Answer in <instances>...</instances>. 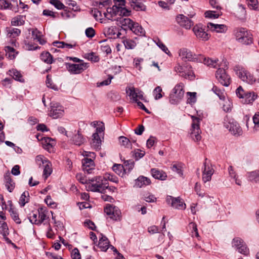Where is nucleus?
I'll use <instances>...</instances> for the list:
<instances>
[{
  "instance_id": "obj_46",
  "label": "nucleus",
  "mask_w": 259,
  "mask_h": 259,
  "mask_svg": "<svg viewBox=\"0 0 259 259\" xmlns=\"http://www.w3.org/2000/svg\"><path fill=\"white\" fill-rule=\"evenodd\" d=\"M29 200V194L28 191L24 192L19 199V204L21 206H24Z\"/></svg>"
},
{
  "instance_id": "obj_30",
  "label": "nucleus",
  "mask_w": 259,
  "mask_h": 259,
  "mask_svg": "<svg viewBox=\"0 0 259 259\" xmlns=\"http://www.w3.org/2000/svg\"><path fill=\"white\" fill-rule=\"evenodd\" d=\"M257 98V95L254 92H246L241 102L244 104L252 103Z\"/></svg>"
},
{
  "instance_id": "obj_22",
  "label": "nucleus",
  "mask_w": 259,
  "mask_h": 259,
  "mask_svg": "<svg viewBox=\"0 0 259 259\" xmlns=\"http://www.w3.org/2000/svg\"><path fill=\"white\" fill-rule=\"evenodd\" d=\"M104 34L105 36L110 38H119L121 35V33L117 31V28L115 26H110L105 27L103 30Z\"/></svg>"
},
{
  "instance_id": "obj_9",
  "label": "nucleus",
  "mask_w": 259,
  "mask_h": 259,
  "mask_svg": "<svg viewBox=\"0 0 259 259\" xmlns=\"http://www.w3.org/2000/svg\"><path fill=\"white\" fill-rule=\"evenodd\" d=\"M116 7L107 8L106 12L98 11L95 16L97 17L99 15L102 17V14H103L104 17L107 19L117 21V17H119V13L116 11Z\"/></svg>"
},
{
  "instance_id": "obj_51",
  "label": "nucleus",
  "mask_w": 259,
  "mask_h": 259,
  "mask_svg": "<svg viewBox=\"0 0 259 259\" xmlns=\"http://www.w3.org/2000/svg\"><path fill=\"white\" fill-rule=\"evenodd\" d=\"M212 91L216 94L220 98V100H224L225 99V95L224 90H221L216 86H213Z\"/></svg>"
},
{
  "instance_id": "obj_45",
  "label": "nucleus",
  "mask_w": 259,
  "mask_h": 259,
  "mask_svg": "<svg viewBox=\"0 0 259 259\" xmlns=\"http://www.w3.org/2000/svg\"><path fill=\"white\" fill-rule=\"evenodd\" d=\"M125 48L126 49H134L137 46V43L133 39L124 38L122 40Z\"/></svg>"
},
{
  "instance_id": "obj_35",
  "label": "nucleus",
  "mask_w": 259,
  "mask_h": 259,
  "mask_svg": "<svg viewBox=\"0 0 259 259\" xmlns=\"http://www.w3.org/2000/svg\"><path fill=\"white\" fill-rule=\"evenodd\" d=\"M44 166L43 177L47 179L52 172V163L49 160L42 165Z\"/></svg>"
},
{
  "instance_id": "obj_29",
  "label": "nucleus",
  "mask_w": 259,
  "mask_h": 259,
  "mask_svg": "<svg viewBox=\"0 0 259 259\" xmlns=\"http://www.w3.org/2000/svg\"><path fill=\"white\" fill-rule=\"evenodd\" d=\"M151 173L153 178L156 179L163 181L166 180L167 175L166 173L162 170H158L157 168H152Z\"/></svg>"
},
{
  "instance_id": "obj_19",
  "label": "nucleus",
  "mask_w": 259,
  "mask_h": 259,
  "mask_svg": "<svg viewBox=\"0 0 259 259\" xmlns=\"http://www.w3.org/2000/svg\"><path fill=\"white\" fill-rule=\"evenodd\" d=\"M176 20L177 22L182 27L189 29L193 25V21L183 14L178 15Z\"/></svg>"
},
{
  "instance_id": "obj_20",
  "label": "nucleus",
  "mask_w": 259,
  "mask_h": 259,
  "mask_svg": "<svg viewBox=\"0 0 259 259\" xmlns=\"http://www.w3.org/2000/svg\"><path fill=\"white\" fill-rule=\"evenodd\" d=\"M125 16H121L117 17V24L125 30L130 29L134 23L131 19L124 17Z\"/></svg>"
},
{
  "instance_id": "obj_33",
  "label": "nucleus",
  "mask_w": 259,
  "mask_h": 259,
  "mask_svg": "<svg viewBox=\"0 0 259 259\" xmlns=\"http://www.w3.org/2000/svg\"><path fill=\"white\" fill-rule=\"evenodd\" d=\"M25 16L17 15L12 19L11 25L15 26L23 25L25 23Z\"/></svg>"
},
{
  "instance_id": "obj_18",
  "label": "nucleus",
  "mask_w": 259,
  "mask_h": 259,
  "mask_svg": "<svg viewBox=\"0 0 259 259\" xmlns=\"http://www.w3.org/2000/svg\"><path fill=\"white\" fill-rule=\"evenodd\" d=\"M193 31L197 38L203 41H207L209 38L210 35L205 31V29L200 25H195Z\"/></svg>"
},
{
  "instance_id": "obj_28",
  "label": "nucleus",
  "mask_w": 259,
  "mask_h": 259,
  "mask_svg": "<svg viewBox=\"0 0 259 259\" xmlns=\"http://www.w3.org/2000/svg\"><path fill=\"white\" fill-rule=\"evenodd\" d=\"M101 136L97 135V133H94L92 135V139L91 142V145L92 148L96 150H99L101 148L102 141Z\"/></svg>"
},
{
  "instance_id": "obj_27",
  "label": "nucleus",
  "mask_w": 259,
  "mask_h": 259,
  "mask_svg": "<svg viewBox=\"0 0 259 259\" xmlns=\"http://www.w3.org/2000/svg\"><path fill=\"white\" fill-rule=\"evenodd\" d=\"M55 144V141L49 137H44L42 139V145L43 148L49 152L53 151V147Z\"/></svg>"
},
{
  "instance_id": "obj_5",
  "label": "nucleus",
  "mask_w": 259,
  "mask_h": 259,
  "mask_svg": "<svg viewBox=\"0 0 259 259\" xmlns=\"http://www.w3.org/2000/svg\"><path fill=\"white\" fill-rule=\"evenodd\" d=\"M184 94V84L182 83L177 84L169 95L170 103L172 104L178 103L183 98Z\"/></svg>"
},
{
  "instance_id": "obj_12",
  "label": "nucleus",
  "mask_w": 259,
  "mask_h": 259,
  "mask_svg": "<svg viewBox=\"0 0 259 259\" xmlns=\"http://www.w3.org/2000/svg\"><path fill=\"white\" fill-rule=\"evenodd\" d=\"M126 93L133 102H137L139 99L144 100V93L137 88L128 87L126 89Z\"/></svg>"
},
{
  "instance_id": "obj_7",
  "label": "nucleus",
  "mask_w": 259,
  "mask_h": 259,
  "mask_svg": "<svg viewBox=\"0 0 259 259\" xmlns=\"http://www.w3.org/2000/svg\"><path fill=\"white\" fill-rule=\"evenodd\" d=\"M192 123L191 126V132L190 133L191 137L196 142L199 141L201 139L200 135L201 131L200 129V119L196 117L192 116Z\"/></svg>"
},
{
  "instance_id": "obj_47",
  "label": "nucleus",
  "mask_w": 259,
  "mask_h": 259,
  "mask_svg": "<svg viewBox=\"0 0 259 259\" xmlns=\"http://www.w3.org/2000/svg\"><path fill=\"white\" fill-rule=\"evenodd\" d=\"M119 141L121 146L127 148H132V142L126 137L124 136L119 137Z\"/></svg>"
},
{
  "instance_id": "obj_8",
  "label": "nucleus",
  "mask_w": 259,
  "mask_h": 259,
  "mask_svg": "<svg viewBox=\"0 0 259 259\" xmlns=\"http://www.w3.org/2000/svg\"><path fill=\"white\" fill-rule=\"evenodd\" d=\"M178 54L182 60L184 61H201V59H198L199 55L193 54L189 49L186 48L179 49Z\"/></svg>"
},
{
  "instance_id": "obj_43",
  "label": "nucleus",
  "mask_w": 259,
  "mask_h": 259,
  "mask_svg": "<svg viewBox=\"0 0 259 259\" xmlns=\"http://www.w3.org/2000/svg\"><path fill=\"white\" fill-rule=\"evenodd\" d=\"M113 170L118 175L123 177L125 174V169L121 164H115L112 167Z\"/></svg>"
},
{
  "instance_id": "obj_3",
  "label": "nucleus",
  "mask_w": 259,
  "mask_h": 259,
  "mask_svg": "<svg viewBox=\"0 0 259 259\" xmlns=\"http://www.w3.org/2000/svg\"><path fill=\"white\" fill-rule=\"evenodd\" d=\"M174 70L180 76L186 79H193L195 77V74L192 70V66L187 63L183 64H177L175 67Z\"/></svg>"
},
{
  "instance_id": "obj_59",
  "label": "nucleus",
  "mask_w": 259,
  "mask_h": 259,
  "mask_svg": "<svg viewBox=\"0 0 259 259\" xmlns=\"http://www.w3.org/2000/svg\"><path fill=\"white\" fill-rule=\"evenodd\" d=\"M29 221L32 223L37 225H40V221L39 218L37 219V212L34 213L32 212V214H30L28 218Z\"/></svg>"
},
{
  "instance_id": "obj_2",
  "label": "nucleus",
  "mask_w": 259,
  "mask_h": 259,
  "mask_svg": "<svg viewBox=\"0 0 259 259\" xmlns=\"http://www.w3.org/2000/svg\"><path fill=\"white\" fill-rule=\"evenodd\" d=\"M237 75L244 82L250 84L259 83V69H256L254 74H251L241 66H236L234 69Z\"/></svg>"
},
{
  "instance_id": "obj_62",
  "label": "nucleus",
  "mask_w": 259,
  "mask_h": 259,
  "mask_svg": "<svg viewBox=\"0 0 259 259\" xmlns=\"http://www.w3.org/2000/svg\"><path fill=\"white\" fill-rule=\"evenodd\" d=\"M120 215L121 212L120 210L117 207H116L114 211L110 215V218L114 221H117L120 219Z\"/></svg>"
},
{
  "instance_id": "obj_55",
  "label": "nucleus",
  "mask_w": 259,
  "mask_h": 259,
  "mask_svg": "<svg viewBox=\"0 0 259 259\" xmlns=\"http://www.w3.org/2000/svg\"><path fill=\"white\" fill-rule=\"evenodd\" d=\"M0 9L12 10V5L8 0H0Z\"/></svg>"
},
{
  "instance_id": "obj_41",
  "label": "nucleus",
  "mask_w": 259,
  "mask_h": 259,
  "mask_svg": "<svg viewBox=\"0 0 259 259\" xmlns=\"http://www.w3.org/2000/svg\"><path fill=\"white\" fill-rule=\"evenodd\" d=\"M5 50L6 57L11 60L14 59L17 54V52H16L15 50L9 46L6 47Z\"/></svg>"
},
{
  "instance_id": "obj_37",
  "label": "nucleus",
  "mask_w": 259,
  "mask_h": 259,
  "mask_svg": "<svg viewBox=\"0 0 259 259\" xmlns=\"http://www.w3.org/2000/svg\"><path fill=\"white\" fill-rule=\"evenodd\" d=\"M151 183L150 180L145 177L140 176L136 181V186L138 187L141 188L144 186L148 185Z\"/></svg>"
},
{
  "instance_id": "obj_4",
  "label": "nucleus",
  "mask_w": 259,
  "mask_h": 259,
  "mask_svg": "<svg viewBox=\"0 0 259 259\" xmlns=\"http://www.w3.org/2000/svg\"><path fill=\"white\" fill-rule=\"evenodd\" d=\"M223 124L234 135L239 136L242 133L239 124L234 119L228 116L224 117Z\"/></svg>"
},
{
  "instance_id": "obj_60",
  "label": "nucleus",
  "mask_w": 259,
  "mask_h": 259,
  "mask_svg": "<svg viewBox=\"0 0 259 259\" xmlns=\"http://www.w3.org/2000/svg\"><path fill=\"white\" fill-rule=\"evenodd\" d=\"M46 83V85H47V87L50 88L55 91H58V87H57L56 85L54 84V83L53 82V81L49 75H48L47 76Z\"/></svg>"
},
{
  "instance_id": "obj_1",
  "label": "nucleus",
  "mask_w": 259,
  "mask_h": 259,
  "mask_svg": "<svg viewBox=\"0 0 259 259\" xmlns=\"http://www.w3.org/2000/svg\"><path fill=\"white\" fill-rule=\"evenodd\" d=\"M85 188L88 191L94 192L104 193L107 189L110 191L115 189L114 187H109L107 183H105L102 176H96L91 179H89V182Z\"/></svg>"
},
{
  "instance_id": "obj_23",
  "label": "nucleus",
  "mask_w": 259,
  "mask_h": 259,
  "mask_svg": "<svg viewBox=\"0 0 259 259\" xmlns=\"http://www.w3.org/2000/svg\"><path fill=\"white\" fill-rule=\"evenodd\" d=\"M207 27L210 31L217 33H224L227 30V26L224 24H217L211 22L207 23Z\"/></svg>"
},
{
  "instance_id": "obj_34",
  "label": "nucleus",
  "mask_w": 259,
  "mask_h": 259,
  "mask_svg": "<svg viewBox=\"0 0 259 259\" xmlns=\"http://www.w3.org/2000/svg\"><path fill=\"white\" fill-rule=\"evenodd\" d=\"M131 6L136 11H145L146 6L141 2V0H129Z\"/></svg>"
},
{
  "instance_id": "obj_17",
  "label": "nucleus",
  "mask_w": 259,
  "mask_h": 259,
  "mask_svg": "<svg viewBox=\"0 0 259 259\" xmlns=\"http://www.w3.org/2000/svg\"><path fill=\"white\" fill-rule=\"evenodd\" d=\"M64 108L57 103L52 104L49 115L54 119L60 118L63 115Z\"/></svg>"
},
{
  "instance_id": "obj_25",
  "label": "nucleus",
  "mask_w": 259,
  "mask_h": 259,
  "mask_svg": "<svg viewBox=\"0 0 259 259\" xmlns=\"http://www.w3.org/2000/svg\"><path fill=\"white\" fill-rule=\"evenodd\" d=\"M29 32H31V35L34 40H37L39 43L41 45H45L46 43V40L42 38V32L37 29L30 28L28 29Z\"/></svg>"
},
{
  "instance_id": "obj_56",
  "label": "nucleus",
  "mask_w": 259,
  "mask_h": 259,
  "mask_svg": "<svg viewBox=\"0 0 259 259\" xmlns=\"http://www.w3.org/2000/svg\"><path fill=\"white\" fill-rule=\"evenodd\" d=\"M205 16L208 18H218L220 15V13L214 11H207L205 12Z\"/></svg>"
},
{
  "instance_id": "obj_13",
  "label": "nucleus",
  "mask_w": 259,
  "mask_h": 259,
  "mask_svg": "<svg viewBox=\"0 0 259 259\" xmlns=\"http://www.w3.org/2000/svg\"><path fill=\"white\" fill-rule=\"evenodd\" d=\"M89 64L87 63H81L79 64H70L67 65L68 70L72 74H79L87 69Z\"/></svg>"
},
{
  "instance_id": "obj_54",
  "label": "nucleus",
  "mask_w": 259,
  "mask_h": 259,
  "mask_svg": "<svg viewBox=\"0 0 259 259\" xmlns=\"http://www.w3.org/2000/svg\"><path fill=\"white\" fill-rule=\"evenodd\" d=\"M106 40L100 41L101 50L102 52L106 53L107 54H109L111 53V49L110 46L106 44Z\"/></svg>"
},
{
  "instance_id": "obj_16",
  "label": "nucleus",
  "mask_w": 259,
  "mask_h": 259,
  "mask_svg": "<svg viewBox=\"0 0 259 259\" xmlns=\"http://www.w3.org/2000/svg\"><path fill=\"white\" fill-rule=\"evenodd\" d=\"M166 202L170 204L172 207L179 209H184L186 208V204L180 198V197L174 198L171 196H168L166 199Z\"/></svg>"
},
{
  "instance_id": "obj_10",
  "label": "nucleus",
  "mask_w": 259,
  "mask_h": 259,
  "mask_svg": "<svg viewBox=\"0 0 259 259\" xmlns=\"http://www.w3.org/2000/svg\"><path fill=\"white\" fill-rule=\"evenodd\" d=\"M217 80L224 86L228 87L231 82L230 77L226 73L224 68H219L215 73Z\"/></svg>"
},
{
  "instance_id": "obj_53",
  "label": "nucleus",
  "mask_w": 259,
  "mask_h": 259,
  "mask_svg": "<svg viewBox=\"0 0 259 259\" xmlns=\"http://www.w3.org/2000/svg\"><path fill=\"white\" fill-rule=\"evenodd\" d=\"M84 57L94 62H97L99 61V57L96 56L95 53L93 52L84 54Z\"/></svg>"
},
{
  "instance_id": "obj_15",
  "label": "nucleus",
  "mask_w": 259,
  "mask_h": 259,
  "mask_svg": "<svg viewBox=\"0 0 259 259\" xmlns=\"http://www.w3.org/2000/svg\"><path fill=\"white\" fill-rule=\"evenodd\" d=\"M214 170L212 165L205 161L204 163L203 168H202V179L204 183L209 182L211 180V177L213 174Z\"/></svg>"
},
{
  "instance_id": "obj_26",
  "label": "nucleus",
  "mask_w": 259,
  "mask_h": 259,
  "mask_svg": "<svg viewBox=\"0 0 259 259\" xmlns=\"http://www.w3.org/2000/svg\"><path fill=\"white\" fill-rule=\"evenodd\" d=\"M198 59H201V61L200 62H202L204 64L207 65L209 67H212L213 68H217L218 66H222V65H219L218 64V60H212L209 58L204 57L202 55H199Z\"/></svg>"
},
{
  "instance_id": "obj_24",
  "label": "nucleus",
  "mask_w": 259,
  "mask_h": 259,
  "mask_svg": "<svg viewBox=\"0 0 259 259\" xmlns=\"http://www.w3.org/2000/svg\"><path fill=\"white\" fill-rule=\"evenodd\" d=\"M38 218L40 225L48 222L49 219V211L46 207H40L38 209Z\"/></svg>"
},
{
  "instance_id": "obj_64",
  "label": "nucleus",
  "mask_w": 259,
  "mask_h": 259,
  "mask_svg": "<svg viewBox=\"0 0 259 259\" xmlns=\"http://www.w3.org/2000/svg\"><path fill=\"white\" fill-rule=\"evenodd\" d=\"M253 121L254 124L253 127L254 131H257L259 128V112H257L255 113L253 118Z\"/></svg>"
},
{
  "instance_id": "obj_40",
  "label": "nucleus",
  "mask_w": 259,
  "mask_h": 259,
  "mask_svg": "<svg viewBox=\"0 0 259 259\" xmlns=\"http://www.w3.org/2000/svg\"><path fill=\"white\" fill-rule=\"evenodd\" d=\"M40 57L43 62L47 64H51L53 62V56L48 52L42 53Z\"/></svg>"
},
{
  "instance_id": "obj_57",
  "label": "nucleus",
  "mask_w": 259,
  "mask_h": 259,
  "mask_svg": "<svg viewBox=\"0 0 259 259\" xmlns=\"http://www.w3.org/2000/svg\"><path fill=\"white\" fill-rule=\"evenodd\" d=\"M55 46L60 48H68L71 49L73 47V45L65 43L64 41H56L53 43Z\"/></svg>"
},
{
  "instance_id": "obj_61",
  "label": "nucleus",
  "mask_w": 259,
  "mask_h": 259,
  "mask_svg": "<svg viewBox=\"0 0 259 259\" xmlns=\"http://www.w3.org/2000/svg\"><path fill=\"white\" fill-rule=\"evenodd\" d=\"M188 96L187 103L192 104L195 103L196 101V93L195 92H187Z\"/></svg>"
},
{
  "instance_id": "obj_39",
  "label": "nucleus",
  "mask_w": 259,
  "mask_h": 259,
  "mask_svg": "<svg viewBox=\"0 0 259 259\" xmlns=\"http://www.w3.org/2000/svg\"><path fill=\"white\" fill-rule=\"evenodd\" d=\"M5 186L8 191L12 192L15 188V183L13 182L9 174L5 176Z\"/></svg>"
},
{
  "instance_id": "obj_42",
  "label": "nucleus",
  "mask_w": 259,
  "mask_h": 259,
  "mask_svg": "<svg viewBox=\"0 0 259 259\" xmlns=\"http://www.w3.org/2000/svg\"><path fill=\"white\" fill-rule=\"evenodd\" d=\"M7 35L10 37H16L19 36L21 33V30L16 28L9 27L7 28Z\"/></svg>"
},
{
  "instance_id": "obj_50",
  "label": "nucleus",
  "mask_w": 259,
  "mask_h": 259,
  "mask_svg": "<svg viewBox=\"0 0 259 259\" xmlns=\"http://www.w3.org/2000/svg\"><path fill=\"white\" fill-rule=\"evenodd\" d=\"M102 177L104 178L105 183H107L106 181L107 180L115 183H117L118 182V178L113 174L107 173L105 174V175Z\"/></svg>"
},
{
  "instance_id": "obj_52",
  "label": "nucleus",
  "mask_w": 259,
  "mask_h": 259,
  "mask_svg": "<svg viewBox=\"0 0 259 259\" xmlns=\"http://www.w3.org/2000/svg\"><path fill=\"white\" fill-rule=\"evenodd\" d=\"M247 4L250 9L254 11H258L257 0H246Z\"/></svg>"
},
{
  "instance_id": "obj_44",
  "label": "nucleus",
  "mask_w": 259,
  "mask_h": 259,
  "mask_svg": "<svg viewBox=\"0 0 259 259\" xmlns=\"http://www.w3.org/2000/svg\"><path fill=\"white\" fill-rule=\"evenodd\" d=\"M164 93L162 91V89L160 86L156 87L153 91V95L154 99L158 100L160 99L164 96Z\"/></svg>"
},
{
  "instance_id": "obj_63",
  "label": "nucleus",
  "mask_w": 259,
  "mask_h": 259,
  "mask_svg": "<svg viewBox=\"0 0 259 259\" xmlns=\"http://www.w3.org/2000/svg\"><path fill=\"white\" fill-rule=\"evenodd\" d=\"M50 3L58 10L64 9L65 8L63 3L59 0H51Z\"/></svg>"
},
{
  "instance_id": "obj_31",
  "label": "nucleus",
  "mask_w": 259,
  "mask_h": 259,
  "mask_svg": "<svg viewBox=\"0 0 259 259\" xmlns=\"http://www.w3.org/2000/svg\"><path fill=\"white\" fill-rule=\"evenodd\" d=\"M235 16L239 20L244 21L246 19V11L244 6L239 4L237 10L235 13Z\"/></svg>"
},
{
  "instance_id": "obj_49",
  "label": "nucleus",
  "mask_w": 259,
  "mask_h": 259,
  "mask_svg": "<svg viewBox=\"0 0 259 259\" xmlns=\"http://www.w3.org/2000/svg\"><path fill=\"white\" fill-rule=\"evenodd\" d=\"M228 171L230 176L235 180L236 184L240 186L241 185V181L237 179V175L232 166H230L228 167Z\"/></svg>"
},
{
  "instance_id": "obj_38",
  "label": "nucleus",
  "mask_w": 259,
  "mask_h": 259,
  "mask_svg": "<svg viewBox=\"0 0 259 259\" xmlns=\"http://www.w3.org/2000/svg\"><path fill=\"white\" fill-rule=\"evenodd\" d=\"M10 75L14 78L15 80L20 81L21 82H24V79L23 77V76L21 73L18 71L16 69H13L12 70H9Z\"/></svg>"
},
{
  "instance_id": "obj_11",
  "label": "nucleus",
  "mask_w": 259,
  "mask_h": 259,
  "mask_svg": "<svg viewBox=\"0 0 259 259\" xmlns=\"http://www.w3.org/2000/svg\"><path fill=\"white\" fill-rule=\"evenodd\" d=\"M232 246L240 253L244 255H247L249 253L248 248L243 240L239 237H236L233 239Z\"/></svg>"
},
{
  "instance_id": "obj_21",
  "label": "nucleus",
  "mask_w": 259,
  "mask_h": 259,
  "mask_svg": "<svg viewBox=\"0 0 259 259\" xmlns=\"http://www.w3.org/2000/svg\"><path fill=\"white\" fill-rule=\"evenodd\" d=\"M82 166L83 171L87 174H92L95 169L94 162L92 158L84 157L82 160Z\"/></svg>"
},
{
  "instance_id": "obj_6",
  "label": "nucleus",
  "mask_w": 259,
  "mask_h": 259,
  "mask_svg": "<svg viewBox=\"0 0 259 259\" xmlns=\"http://www.w3.org/2000/svg\"><path fill=\"white\" fill-rule=\"evenodd\" d=\"M236 38L238 42L244 45H250L252 42V37L251 33L244 28H240L236 30Z\"/></svg>"
},
{
  "instance_id": "obj_58",
  "label": "nucleus",
  "mask_w": 259,
  "mask_h": 259,
  "mask_svg": "<svg viewBox=\"0 0 259 259\" xmlns=\"http://www.w3.org/2000/svg\"><path fill=\"white\" fill-rule=\"evenodd\" d=\"M10 213L12 219L18 224H20L21 223L20 219L19 217L18 212L13 209L10 210Z\"/></svg>"
},
{
  "instance_id": "obj_36",
  "label": "nucleus",
  "mask_w": 259,
  "mask_h": 259,
  "mask_svg": "<svg viewBox=\"0 0 259 259\" xmlns=\"http://www.w3.org/2000/svg\"><path fill=\"white\" fill-rule=\"evenodd\" d=\"M130 30L138 35L142 36L145 34V30L138 23L134 22Z\"/></svg>"
},
{
  "instance_id": "obj_32",
  "label": "nucleus",
  "mask_w": 259,
  "mask_h": 259,
  "mask_svg": "<svg viewBox=\"0 0 259 259\" xmlns=\"http://www.w3.org/2000/svg\"><path fill=\"white\" fill-rule=\"evenodd\" d=\"M101 237L99 238L98 247L101 248V250L106 251L109 247V241L108 238L101 234Z\"/></svg>"
},
{
  "instance_id": "obj_48",
  "label": "nucleus",
  "mask_w": 259,
  "mask_h": 259,
  "mask_svg": "<svg viewBox=\"0 0 259 259\" xmlns=\"http://www.w3.org/2000/svg\"><path fill=\"white\" fill-rule=\"evenodd\" d=\"M73 143L76 145L80 146L84 142V138L81 134L78 132L72 138Z\"/></svg>"
},
{
  "instance_id": "obj_14",
  "label": "nucleus",
  "mask_w": 259,
  "mask_h": 259,
  "mask_svg": "<svg viewBox=\"0 0 259 259\" xmlns=\"http://www.w3.org/2000/svg\"><path fill=\"white\" fill-rule=\"evenodd\" d=\"M114 5L113 7H116V11L119 13V16H130L131 11L125 8V0H113Z\"/></svg>"
}]
</instances>
